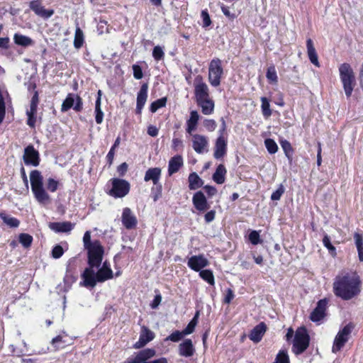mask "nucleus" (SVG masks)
I'll list each match as a JSON object with an SVG mask.
<instances>
[{
	"label": "nucleus",
	"instance_id": "obj_45",
	"mask_svg": "<svg viewBox=\"0 0 363 363\" xmlns=\"http://www.w3.org/2000/svg\"><path fill=\"white\" fill-rule=\"evenodd\" d=\"M167 99L165 97L153 101L150 105V111L155 113L159 108L166 106Z\"/></svg>",
	"mask_w": 363,
	"mask_h": 363
},
{
	"label": "nucleus",
	"instance_id": "obj_27",
	"mask_svg": "<svg viewBox=\"0 0 363 363\" xmlns=\"http://www.w3.org/2000/svg\"><path fill=\"white\" fill-rule=\"evenodd\" d=\"M179 352L181 356L191 357L194 353V348L192 341L190 339L185 340L179 346Z\"/></svg>",
	"mask_w": 363,
	"mask_h": 363
},
{
	"label": "nucleus",
	"instance_id": "obj_26",
	"mask_svg": "<svg viewBox=\"0 0 363 363\" xmlns=\"http://www.w3.org/2000/svg\"><path fill=\"white\" fill-rule=\"evenodd\" d=\"M184 161L181 155H175L172 157L169 161L168 164V174L169 176L177 172L179 169L183 166Z\"/></svg>",
	"mask_w": 363,
	"mask_h": 363
},
{
	"label": "nucleus",
	"instance_id": "obj_6",
	"mask_svg": "<svg viewBox=\"0 0 363 363\" xmlns=\"http://www.w3.org/2000/svg\"><path fill=\"white\" fill-rule=\"evenodd\" d=\"M310 337L304 328H298L295 333L292 350L296 354L303 353L309 345Z\"/></svg>",
	"mask_w": 363,
	"mask_h": 363
},
{
	"label": "nucleus",
	"instance_id": "obj_13",
	"mask_svg": "<svg viewBox=\"0 0 363 363\" xmlns=\"http://www.w3.org/2000/svg\"><path fill=\"white\" fill-rule=\"evenodd\" d=\"M71 108L76 111L82 110V100L78 95L69 94L62 104L61 111L65 112Z\"/></svg>",
	"mask_w": 363,
	"mask_h": 363
},
{
	"label": "nucleus",
	"instance_id": "obj_59",
	"mask_svg": "<svg viewBox=\"0 0 363 363\" xmlns=\"http://www.w3.org/2000/svg\"><path fill=\"white\" fill-rule=\"evenodd\" d=\"M183 147V141L177 138H174L172 141V148L174 151H178Z\"/></svg>",
	"mask_w": 363,
	"mask_h": 363
},
{
	"label": "nucleus",
	"instance_id": "obj_58",
	"mask_svg": "<svg viewBox=\"0 0 363 363\" xmlns=\"http://www.w3.org/2000/svg\"><path fill=\"white\" fill-rule=\"evenodd\" d=\"M201 16L203 21V27H208L211 25V21L209 16L208 13L206 10H203L201 11Z\"/></svg>",
	"mask_w": 363,
	"mask_h": 363
},
{
	"label": "nucleus",
	"instance_id": "obj_19",
	"mask_svg": "<svg viewBox=\"0 0 363 363\" xmlns=\"http://www.w3.org/2000/svg\"><path fill=\"white\" fill-rule=\"evenodd\" d=\"M29 6L37 16L45 19L50 18L54 14V10L45 9L40 2V0H34L30 1Z\"/></svg>",
	"mask_w": 363,
	"mask_h": 363
},
{
	"label": "nucleus",
	"instance_id": "obj_18",
	"mask_svg": "<svg viewBox=\"0 0 363 363\" xmlns=\"http://www.w3.org/2000/svg\"><path fill=\"white\" fill-rule=\"evenodd\" d=\"M327 305L328 301L326 299L320 300L310 315L311 320L314 323H319L323 320L325 315Z\"/></svg>",
	"mask_w": 363,
	"mask_h": 363
},
{
	"label": "nucleus",
	"instance_id": "obj_55",
	"mask_svg": "<svg viewBox=\"0 0 363 363\" xmlns=\"http://www.w3.org/2000/svg\"><path fill=\"white\" fill-rule=\"evenodd\" d=\"M203 126L209 132H213L217 127L216 122L213 119H206L203 121Z\"/></svg>",
	"mask_w": 363,
	"mask_h": 363
},
{
	"label": "nucleus",
	"instance_id": "obj_41",
	"mask_svg": "<svg viewBox=\"0 0 363 363\" xmlns=\"http://www.w3.org/2000/svg\"><path fill=\"white\" fill-rule=\"evenodd\" d=\"M261 102V108L262 114L265 118H269L272 115V110L270 109L269 101L266 97H262Z\"/></svg>",
	"mask_w": 363,
	"mask_h": 363
},
{
	"label": "nucleus",
	"instance_id": "obj_57",
	"mask_svg": "<svg viewBox=\"0 0 363 363\" xmlns=\"http://www.w3.org/2000/svg\"><path fill=\"white\" fill-rule=\"evenodd\" d=\"M58 182L52 178H49L47 182V188L51 192H55L58 188Z\"/></svg>",
	"mask_w": 363,
	"mask_h": 363
},
{
	"label": "nucleus",
	"instance_id": "obj_23",
	"mask_svg": "<svg viewBox=\"0 0 363 363\" xmlns=\"http://www.w3.org/2000/svg\"><path fill=\"white\" fill-rule=\"evenodd\" d=\"M192 201L194 207L201 212L206 211L209 207L206 196L201 191H198L193 196Z\"/></svg>",
	"mask_w": 363,
	"mask_h": 363
},
{
	"label": "nucleus",
	"instance_id": "obj_17",
	"mask_svg": "<svg viewBox=\"0 0 363 363\" xmlns=\"http://www.w3.org/2000/svg\"><path fill=\"white\" fill-rule=\"evenodd\" d=\"M208 260L203 255L191 256L187 262L188 267L195 272H201V269L207 267Z\"/></svg>",
	"mask_w": 363,
	"mask_h": 363
},
{
	"label": "nucleus",
	"instance_id": "obj_54",
	"mask_svg": "<svg viewBox=\"0 0 363 363\" xmlns=\"http://www.w3.org/2000/svg\"><path fill=\"white\" fill-rule=\"evenodd\" d=\"M285 189L283 184H280L278 189L272 194L271 199L272 201H278L281 199L282 194L284 193Z\"/></svg>",
	"mask_w": 363,
	"mask_h": 363
},
{
	"label": "nucleus",
	"instance_id": "obj_38",
	"mask_svg": "<svg viewBox=\"0 0 363 363\" xmlns=\"http://www.w3.org/2000/svg\"><path fill=\"white\" fill-rule=\"evenodd\" d=\"M22 344H23V348L16 347L13 345H11L9 346L10 350L13 355H15L16 357H22L23 355L26 354L28 352V349L27 343L24 340H23Z\"/></svg>",
	"mask_w": 363,
	"mask_h": 363
},
{
	"label": "nucleus",
	"instance_id": "obj_7",
	"mask_svg": "<svg viewBox=\"0 0 363 363\" xmlns=\"http://www.w3.org/2000/svg\"><path fill=\"white\" fill-rule=\"evenodd\" d=\"M353 329L354 325L352 323H349L339 330L333 341L332 347L333 353L336 354L343 348L349 340Z\"/></svg>",
	"mask_w": 363,
	"mask_h": 363
},
{
	"label": "nucleus",
	"instance_id": "obj_12",
	"mask_svg": "<svg viewBox=\"0 0 363 363\" xmlns=\"http://www.w3.org/2000/svg\"><path fill=\"white\" fill-rule=\"evenodd\" d=\"M162 175V169L160 167L149 168L145 174L144 181L152 182L157 192L161 194L162 186L160 182Z\"/></svg>",
	"mask_w": 363,
	"mask_h": 363
},
{
	"label": "nucleus",
	"instance_id": "obj_21",
	"mask_svg": "<svg viewBox=\"0 0 363 363\" xmlns=\"http://www.w3.org/2000/svg\"><path fill=\"white\" fill-rule=\"evenodd\" d=\"M148 86L143 84L137 95L136 113L140 114L147 99Z\"/></svg>",
	"mask_w": 363,
	"mask_h": 363
},
{
	"label": "nucleus",
	"instance_id": "obj_16",
	"mask_svg": "<svg viewBox=\"0 0 363 363\" xmlns=\"http://www.w3.org/2000/svg\"><path fill=\"white\" fill-rule=\"evenodd\" d=\"M121 222L128 230L134 229L138 225V219L135 213L128 207L123 209Z\"/></svg>",
	"mask_w": 363,
	"mask_h": 363
},
{
	"label": "nucleus",
	"instance_id": "obj_64",
	"mask_svg": "<svg viewBox=\"0 0 363 363\" xmlns=\"http://www.w3.org/2000/svg\"><path fill=\"white\" fill-rule=\"evenodd\" d=\"M128 169V164L125 162L122 163L118 167L117 171L121 176H123Z\"/></svg>",
	"mask_w": 363,
	"mask_h": 363
},
{
	"label": "nucleus",
	"instance_id": "obj_60",
	"mask_svg": "<svg viewBox=\"0 0 363 363\" xmlns=\"http://www.w3.org/2000/svg\"><path fill=\"white\" fill-rule=\"evenodd\" d=\"M133 76L136 79H140L143 78V71L139 65H134L133 66Z\"/></svg>",
	"mask_w": 363,
	"mask_h": 363
},
{
	"label": "nucleus",
	"instance_id": "obj_40",
	"mask_svg": "<svg viewBox=\"0 0 363 363\" xmlns=\"http://www.w3.org/2000/svg\"><path fill=\"white\" fill-rule=\"evenodd\" d=\"M199 276L209 284L213 286L215 284L214 276L211 270L204 269L199 272Z\"/></svg>",
	"mask_w": 363,
	"mask_h": 363
},
{
	"label": "nucleus",
	"instance_id": "obj_34",
	"mask_svg": "<svg viewBox=\"0 0 363 363\" xmlns=\"http://www.w3.org/2000/svg\"><path fill=\"white\" fill-rule=\"evenodd\" d=\"M203 184L202 180L195 172L191 173L189 176V187L190 189H196Z\"/></svg>",
	"mask_w": 363,
	"mask_h": 363
},
{
	"label": "nucleus",
	"instance_id": "obj_61",
	"mask_svg": "<svg viewBox=\"0 0 363 363\" xmlns=\"http://www.w3.org/2000/svg\"><path fill=\"white\" fill-rule=\"evenodd\" d=\"M354 238L357 249H363V237L362 235L356 233H354Z\"/></svg>",
	"mask_w": 363,
	"mask_h": 363
},
{
	"label": "nucleus",
	"instance_id": "obj_35",
	"mask_svg": "<svg viewBox=\"0 0 363 363\" xmlns=\"http://www.w3.org/2000/svg\"><path fill=\"white\" fill-rule=\"evenodd\" d=\"M37 106L34 103H30V109L26 112L28 116L27 124L30 127H34L35 124V114L36 113Z\"/></svg>",
	"mask_w": 363,
	"mask_h": 363
},
{
	"label": "nucleus",
	"instance_id": "obj_32",
	"mask_svg": "<svg viewBox=\"0 0 363 363\" xmlns=\"http://www.w3.org/2000/svg\"><path fill=\"white\" fill-rule=\"evenodd\" d=\"M226 172L227 171L225 166L223 164H219L213 174V181L218 184H223L225 182Z\"/></svg>",
	"mask_w": 363,
	"mask_h": 363
},
{
	"label": "nucleus",
	"instance_id": "obj_2",
	"mask_svg": "<svg viewBox=\"0 0 363 363\" xmlns=\"http://www.w3.org/2000/svg\"><path fill=\"white\" fill-rule=\"evenodd\" d=\"M113 275L110 264L106 261L96 273H95L94 268H86L82 274L83 282L81 285L93 288L97 282H104L112 279Z\"/></svg>",
	"mask_w": 363,
	"mask_h": 363
},
{
	"label": "nucleus",
	"instance_id": "obj_51",
	"mask_svg": "<svg viewBox=\"0 0 363 363\" xmlns=\"http://www.w3.org/2000/svg\"><path fill=\"white\" fill-rule=\"evenodd\" d=\"M185 335L182 331L176 330L169 335L165 340H170L174 342H179Z\"/></svg>",
	"mask_w": 363,
	"mask_h": 363
},
{
	"label": "nucleus",
	"instance_id": "obj_9",
	"mask_svg": "<svg viewBox=\"0 0 363 363\" xmlns=\"http://www.w3.org/2000/svg\"><path fill=\"white\" fill-rule=\"evenodd\" d=\"M223 74L221 60L218 58L213 59L208 67V81L213 86H218Z\"/></svg>",
	"mask_w": 363,
	"mask_h": 363
},
{
	"label": "nucleus",
	"instance_id": "obj_44",
	"mask_svg": "<svg viewBox=\"0 0 363 363\" xmlns=\"http://www.w3.org/2000/svg\"><path fill=\"white\" fill-rule=\"evenodd\" d=\"M323 245L328 250L329 253L333 257L337 255L335 247L332 245L330 238L328 235H325L323 238Z\"/></svg>",
	"mask_w": 363,
	"mask_h": 363
},
{
	"label": "nucleus",
	"instance_id": "obj_50",
	"mask_svg": "<svg viewBox=\"0 0 363 363\" xmlns=\"http://www.w3.org/2000/svg\"><path fill=\"white\" fill-rule=\"evenodd\" d=\"M95 113H96V116H95L96 122L97 124H101L103 122L104 113L101 111V105H99V101H96Z\"/></svg>",
	"mask_w": 363,
	"mask_h": 363
},
{
	"label": "nucleus",
	"instance_id": "obj_47",
	"mask_svg": "<svg viewBox=\"0 0 363 363\" xmlns=\"http://www.w3.org/2000/svg\"><path fill=\"white\" fill-rule=\"evenodd\" d=\"M265 147L270 154H275L278 151V145L276 142L271 139L268 138L264 140Z\"/></svg>",
	"mask_w": 363,
	"mask_h": 363
},
{
	"label": "nucleus",
	"instance_id": "obj_56",
	"mask_svg": "<svg viewBox=\"0 0 363 363\" xmlns=\"http://www.w3.org/2000/svg\"><path fill=\"white\" fill-rule=\"evenodd\" d=\"M64 250L62 246L57 245L52 250V256L55 259H58L62 256Z\"/></svg>",
	"mask_w": 363,
	"mask_h": 363
},
{
	"label": "nucleus",
	"instance_id": "obj_52",
	"mask_svg": "<svg viewBox=\"0 0 363 363\" xmlns=\"http://www.w3.org/2000/svg\"><path fill=\"white\" fill-rule=\"evenodd\" d=\"M152 56L155 58V60L159 61L163 59L164 56V52L162 50V48L157 45L155 46L152 51Z\"/></svg>",
	"mask_w": 363,
	"mask_h": 363
},
{
	"label": "nucleus",
	"instance_id": "obj_1",
	"mask_svg": "<svg viewBox=\"0 0 363 363\" xmlns=\"http://www.w3.org/2000/svg\"><path fill=\"white\" fill-rule=\"evenodd\" d=\"M360 280L355 274H340L333 282V292L343 300H350L357 296L361 291Z\"/></svg>",
	"mask_w": 363,
	"mask_h": 363
},
{
	"label": "nucleus",
	"instance_id": "obj_31",
	"mask_svg": "<svg viewBox=\"0 0 363 363\" xmlns=\"http://www.w3.org/2000/svg\"><path fill=\"white\" fill-rule=\"evenodd\" d=\"M199 120V115L196 111H191L190 117L186 121V132L191 135L192 132L196 129L198 121Z\"/></svg>",
	"mask_w": 363,
	"mask_h": 363
},
{
	"label": "nucleus",
	"instance_id": "obj_8",
	"mask_svg": "<svg viewBox=\"0 0 363 363\" xmlns=\"http://www.w3.org/2000/svg\"><path fill=\"white\" fill-rule=\"evenodd\" d=\"M87 250L89 268L100 267L104 255V248L100 242L99 241L93 242V244L89 247Z\"/></svg>",
	"mask_w": 363,
	"mask_h": 363
},
{
	"label": "nucleus",
	"instance_id": "obj_10",
	"mask_svg": "<svg viewBox=\"0 0 363 363\" xmlns=\"http://www.w3.org/2000/svg\"><path fill=\"white\" fill-rule=\"evenodd\" d=\"M112 188L109 191V194L115 198H123L126 196L130 191V184L121 179L114 178L111 180Z\"/></svg>",
	"mask_w": 363,
	"mask_h": 363
},
{
	"label": "nucleus",
	"instance_id": "obj_39",
	"mask_svg": "<svg viewBox=\"0 0 363 363\" xmlns=\"http://www.w3.org/2000/svg\"><path fill=\"white\" fill-rule=\"evenodd\" d=\"M280 145L283 149L286 157L289 160H292L293 148L291 143L286 140H281Z\"/></svg>",
	"mask_w": 363,
	"mask_h": 363
},
{
	"label": "nucleus",
	"instance_id": "obj_49",
	"mask_svg": "<svg viewBox=\"0 0 363 363\" xmlns=\"http://www.w3.org/2000/svg\"><path fill=\"white\" fill-rule=\"evenodd\" d=\"M121 142L120 138H117L114 142L113 145L111 147L108 153L106 155V158L109 164H111L113 160L114 155H115V149L119 145Z\"/></svg>",
	"mask_w": 363,
	"mask_h": 363
},
{
	"label": "nucleus",
	"instance_id": "obj_53",
	"mask_svg": "<svg viewBox=\"0 0 363 363\" xmlns=\"http://www.w3.org/2000/svg\"><path fill=\"white\" fill-rule=\"evenodd\" d=\"M249 240L252 245H257L261 242L260 235L258 231L252 230L249 234Z\"/></svg>",
	"mask_w": 363,
	"mask_h": 363
},
{
	"label": "nucleus",
	"instance_id": "obj_28",
	"mask_svg": "<svg viewBox=\"0 0 363 363\" xmlns=\"http://www.w3.org/2000/svg\"><path fill=\"white\" fill-rule=\"evenodd\" d=\"M307 53L308 58L312 64L319 67L320 64L318 62V55L316 53L313 43L311 38L306 40Z\"/></svg>",
	"mask_w": 363,
	"mask_h": 363
},
{
	"label": "nucleus",
	"instance_id": "obj_14",
	"mask_svg": "<svg viewBox=\"0 0 363 363\" xmlns=\"http://www.w3.org/2000/svg\"><path fill=\"white\" fill-rule=\"evenodd\" d=\"M23 159L26 165L37 167L40 162L39 152L33 145H29L24 150Z\"/></svg>",
	"mask_w": 363,
	"mask_h": 363
},
{
	"label": "nucleus",
	"instance_id": "obj_3",
	"mask_svg": "<svg viewBox=\"0 0 363 363\" xmlns=\"http://www.w3.org/2000/svg\"><path fill=\"white\" fill-rule=\"evenodd\" d=\"M31 189L37 201L45 205L50 201V197L43 186V179L38 170H33L30 174Z\"/></svg>",
	"mask_w": 363,
	"mask_h": 363
},
{
	"label": "nucleus",
	"instance_id": "obj_30",
	"mask_svg": "<svg viewBox=\"0 0 363 363\" xmlns=\"http://www.w3.org/2000/svg\"><path fill=\"white\" fill-rule=\"evenodd\" d=\"M49 227L56 233H67L72 230L74 225L70 222L51 223Z\"/></svg>",
	"mask_w": 363,
	"mask_h": 363
},
{
	"label": "nucleus",
	"instance_id": "obj_48",
	"mask_svg": "<svg viewBox=\"0 0 363 363\" xmlns=\"http://www.w3.org/2000/svg\"><path fill=\"white\" fill-rule=\"evenodd\" d=\"M19 242L24 247L30 246L33 242V237L27 233H21L19 235Z\"/></svg>",
	"mask_w": 363,
	"mask_h": 363
},
{
	"label": "nucleus",
	"instance_id": "obj_36",
	"mask_svg": "<svg viewBox=\"0 0 363 363\" xmlns=\"http://www.w3.org/2000/svg\"><path fill=\"white\" fill-rule=\"evenodd\" d=\"M84 42V36L83 31L80 29V28L77 27L74 33V47L76 49H79L82 47Z\"/></svg>",
	"mask_w": 363,
	"mask_h": 363
},
{
	"label": "nucleus",
	"instance_id": "obj_15",
	"mask_svg": "<svg viewBox=\"0 0 363 363\" xmlns=\"http://www.w3.org/2000/svg\"><path fill=\"white\" fill-rule=\"evenodd\" d=\"M194 92L196 101L210 97L208 87L201 76H198L195 79Z\"/></svg>",
	"mask_w": 363,
	"mask_h": 363
},
{
	"label": "nucleus",
	"instance_id": "obj_20",
	"mask_svg": "<svg viewBox=\"0 0 363 363\" xmlns=\"http://www.w3.org/2000/svg\"><path fill=\"white\" fill-rule=\"evenodd\" d=\"M226 153L227 140L221 134L216 140L213 157L218 160L223 157Z\"/></svg>",
	"mask_w": 363,
	"mask_h": 363
},
{
	"label": "nucleus",
	"instance_id": "obj_46",
	"mask_svg": "<svg viewBox=\"0 0 363 363\" xmlns=\"http://www.w3.org/2000/svg\"><path fill=\"white\" fill-rule=\"evenodd\" d=\"M198 316H199V312H196L195 316L189 323V324L185 328V329L182 331L185 335L191 334L194 332V328L197 324Z\"/></svg>",
	"mask_w": 363,
	"mask_h": 363
},
{
	"label": "nucleus",
	"instance_id": "obj_5",
	"mask_svg": "<svg viewBox=\"0 0 363 363\" xmlns=\"http://www.w3.org/2000/svg\"><path fill=\"white\" fill-rule=\"evenodd\" d=\"M155 355V350L146 348L134 353V354L128 357L124 363H168L167 359L164 357L152 359Z\"/></svg>",
	"mask_w": 363,
	"mask_h": 363
},
{
	"label": "nucleus",
	"instance_id": "obj_29",
	"mask_svg": "<svg viewBox=\"0 0 363 363\" xmlns=\"http://www.w3.org/2000/svg\"><path fill=\"white\" fill-rule=\"evenodd\" d=\"M199 106L201 108L202 113L204 115H211L214 111V102L211 98L202 99L196 101Z\"/></svg>",
	"mask_w": 363,
	"mask_h": 363
},
{
	"label": "nucleus",
	"instance_id": "obj_37",
	"mask_svg": "<svg viewBox=\"0 0 363 363\" xmlns=\"http://www.w3.org/2000/svg\"><path fill=\"white\" fill-rule=\"evenodd\" d=\"M0 218L10 228H18L20 225V221L17 218L5 213H0Z\"/></svg>",
	"mask_w": 363,
	"mask_h": 363
},
{
	"label": "nucleus",
	"instance_id": "obj_63",
	"mask_svg": "<svg viewBox=\"0 0 363 363\" xmlns=\"http://www.w3.org/2000/svg\"><path fill=\"white\" fill-rule=\"evenodd\" d=\"M234 293L232 289H228L226 291V294L224 298V302L225 303H230L231 301L234 298Z\"/></svg>",
	"mask_w": 363,
	"mask_h": 363
},
{
	"label": "nucleus",
	"instance_id": "obj_25",
	"mask_svg": "<svg viewBox=\"0 0 363 363\" xmlns=\"http://www.w3.org/2000/svg\"><path fill=\"white\" fill-rule=\"evenodd\" d=\"M266 325L264 323H260L252 330L249 338L255 343L260 342L266 332Z\"/></svg>",
	"mask_w": 363,
	"mask_h": 363
},
{
	"label": "nucleus",
	"instance_id": "obj_4",
	"mask_svg": "<svg viewBox=\"0 0 363 363\" xmlns=\"http://www.w3.org/2000/svg\"><path fill=\"white\" fill-rule=\"evenodd\" d=\"M338 70L345 94L347 98H350L356 84L354 72L348 63L341 64Z\"/></svg>",
	"mask_w": 363,
	"mask_h": 363
},
{
	"label": "nucleus",
	"instance_id": "obj_11",
	"mask_svg": "<svg viewBox=\"0 0 363 363\" xmlns=\"http://www.w3.org/2000/svg\"><path fill=\"white\" fill-rule=\"evenodd\" d=\"M191 145L194 150L198 154H203L208 151V138L203 135L191 134Z\"/></svg>",
	"mask_w": 363,
	"mask_h": 363
},
{
	"label": "nucleus",
	"instance_id": "obj_33",
	"mask_svg": "<svg viewBox=\"0 0 363 363\" xmlns=\"http://www.w3.org/2000/svg\"><path fill=\"white\" fill-rule=\"evenodd\" d=\"M14 43L21 46L28 47L33 44V40L26 35L16 33L13 36Z\"/></svg>",
	"mask_w": 363,
	"mask_h": 363
},
{
	"label": "nucleus",
	"instance_id": "obj_22",
	"mask_svg": "<svg viewBox=\"0 0 363 363\" xmlns=\"http://www.w3.org/2000/svg\"><path fill=\"white\" fill-rule=\"evenodd\" d=\"M155 337V334L152 331L149 330L148 328L143 327L142 329V332L140 335L139 340L135 342L134 345V347L136 349H139L140 347H144L147 343L152 340Z\"/></svg>",
	"mask_w": 363,
	"mask_h": 363
},
{
	"label": "nucleus",
	"instance_id": "obj_62",
	"mask_svg": "<svg viewBox=\"0 0 363 363\" xmlns=\"http://www.w3.org/2000/svg\"><path fill=\"white\" fill-rule=\"evenodd\" d=\"M83 242L86 250L89 249V247L93 244V242H91V233L89 231H86L84 233L83 237Z\"/></svg>",
	"mask_w": 363,
	"mask_h": 363
},
{
	"label": "nucleus",
	"instance_id": "obj_43",
	"mask_svg": "<svg viewBox=\"0 0 363 363\" xmlns=\"http://www.w3.org/2000/svg\"><path fill=\"white\" fill-rule=\"evenodd\" d=\"M266 77L270 83L276 84L278 82V77L274 66L268 67Z\"/></svg>",
	"mask_w": 363,
	"mask_h": 363
},
{
	"label": "nucleus",
	"instance_id": "obj_24",
	"mask_svg": "<svg viewBox=\"0 0 363 363\" xmlns=\"http://www.w3.org/2000/svg\"><path fill=\"white\" fill-rule=\"evenodd\" d=\"M72 343V339L64 332L54 337L51 341V344L56 350L63 349L67 345H69Z\"/></svg>",
	"mask_w": 363,
	"mask_h": 363
},
{
	"label": "nucleus",
	"instance_id": "obj_42",
	"mask_svg": "<svg viewBox=\"0 0 363 363\" xmlns=\"http://www.w3.org/2000/svg\"><path fill=\"white\" fill-rule=\"evenodd\" d=\"M273 363H290L289 357L286 350H281L277 354Z\"/></svg>",
	"mask_w": 363,
	"mask_h": 363
}]
</instances>
